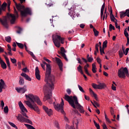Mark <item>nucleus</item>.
<instances>
[{"instance_id":"nucleus-46","label":"nucleus","mask_w":129,"mask_h":129,"mask_svg":"<svg viewBox=\"0 0 129 129\" xmlns=\"http://www.w3.org/2000/svg\"><path fill=\"white\" fill-rule=\"evenodd\" d=\"M127 28H126L124 30V35L125 36V37H128V33H127V31H126Z\"/></svg>"},{"instance_id":"nucleus-59","label":"nucleus","mask_w":129,"mask_h":129,"mask_svg":"<svg viewBox=\"0 0 129 129\" xmlns=\"http://www.w3.org/2000/svg\"><path fill=\"white\" fill-rule=\"evenodd\" d=\"M44 60H45V61H46V62H47V63H48L49 64H50V63H51V61L48 59H47L46 57H43Z\"/></svg>"},{"instance_id":"nucleus-11","label":"nucleus","mask_w":129,"mask_h":129,"mask_svg":"<svg viewBox=\"0 0 129 129\" xmlns=\"http://www.w3.org/2000/svg\"><path fill=\"white\" fill-rule=\"evenodd\" d=\"M63 98L68 101L69 104L73 107L74 108H76V106H75V104L74 103V100H73V97L72 96H69L67 94H66L64 95V97Z\"/></svg>"},{"instance_id":"nucleus-6","label":"nucleus","mask_w":129,"mask_h":129,"mask_svg":"<svg viewBox=\"0 0 129 129\" xmlns=\"http://www.w3.org/2000/svg\"><path fill=\"white\" fill-rule=\"evenodd\" d=\"M125 75L128 77V70L126 68H121L118 71V76L120 78H125Z\"/></svg>"},{"instance_id":"nucleus-15","label":"nucleus","mask_w":129,"mask_h":129,"mask_svg":"<svg viewBox=\"0 0 129 129\" xmlns=\"http://www.w3.org/2000/svg\"><path fill=\"white\" fill-rule=\"evenodd\" d=\"M44 93V97L43 98V101H46V100H50L49 101V103H50V104L53 103V101H52V91L50 92V94H51V96L50 97V98L49 99H48V98L47 97H46V95H47V94H49V93H50V92L48 93Z\"/></svg>"},{"instance_id":"nucleus-52","label":"nucleus","mask_w":129,"mask_h":129,"mask_svg":"<svg viewBox=\"0 0 129 129\" xmlns=\"http://www.w3.org/2000/svg\"><path fill=\"white\" fill-rule=\"evenodd\" d=\"M85 70V72L86 74H87V75H88V76H90V77H91V74H89V72H88V70L86 69H84Z\"/></svg>"},{"instance_id":"nucleus-64","label":"nucleus","mask_w":129,"mask_h":129,"mask_svg":"<svg viewBox=\"0 0 129 129\" xmlns=\"http://www.w3.org/2000/svg\"><path fill=\"white\" fill-rule=\"evenodd\" d=\"M97 63H98L99 64H101V59L100 58L98 57V58H97Z\"/></svg>"},{"instance_id":"nucleus-53","label":"nucleus","mask_w":129,"mask_h":129,"mask_svg":"<svg viewBox=\"0 0 129 129\" xmlns=\"http://www.w3.org/2000/svg\"><path fill=\"white\" fill-rule=\"evenodd\" d=\"M10 60L13 64H15V63H17V59H16L15 58H10Z\"/></svg>"},{"instance_id":"nucleus-37","label":"nucleus","mask_w":129,"mask_h":129,"mask_svg":"<svg viewBox=\"0 0 129 129\" xmlns=\"http://www.w3.org/2000/svg\"><path fill=\"white\" fill-rule=\"evenodd\" d=\"M92 86L94 88V89H98V85H97L96 84H92Z\"/></svg>"},{"instance_id":"nucleus-7","label":"nucleus","mask_w":129,"mask_h":129,"mask_svg":"<svg viewBox=\"0 0 129 129\" xmlns=\"http://www.w3.org/2000/svg\"><path fill=\"white\" fill-rule=\"evenodd\" d=\"M25 103L26 105H28L29 108H31V109H32L33 110H34V111H36L37 113H38L39 114L40 113V109H39V107L35 103H31L30 101H25Z\"/></svg>"},{"instance_id":"nucleus-12","label":"nucleus","mask_w":129,"mask_h":129,"mask_svg":"<svg viewBox=\"0 0 129 129\" xmlns=\"http://www.w3.org/2000/svg\"><path fill=\"white\" fill-rule=\"evenodd\" d=\"M18 104L21 110V114H22L23 116H25L27 118H29V116H28V115H27V113H26V112H28V110H27V108L25 107V106H24V104H23V103H22V101H19Z\"/></svg>"},{"instance_id":"nucleus-14","label":"nucleus","mask_w":129,"mask_h":129,"mask_svg":"<svg viewBox=\"0 0 129 129\" xmlns=\"http://www.w3.org/2000/svg\"><path fill=\"white\" fill-rule=\"evenodd\" d=\"M60 51H61L60 54L62 57L64 58L66 61L68 62V58H67V57L66 56V54H65V53H66V50H65V48L63 47H61Z\"/></svg>"},{"instance_id":"nucleus-40","label":"nucleus","mask_w":129,"mask_h":129,"mask_svg":"<svg viewBox=\"0 0 129 129\" xmlns=\"http://www.w3.org/2000/svg\"><path fill=\"white\" fill-rule=\"evenodd\" d=\"M98 47H99V44L98 43L96 44L95 45V51L98 53L99 52V50L98 49Z\"/></svg>"},{"instance_id":"nucleus-31","label":"nucleus","mask_w":129,"mask_h":129,"mask_svg":"<svg viewBox=\"0 0 129 129\" xmlns=\"http://www.w3.org/2000/svg\"><path fill=\"white\" fill-rule=\"evenodd\" d=\"M27 91V86H24L23 88H21V92L22 93H25Z\"/></svg>"},{"instance_id":"nucleus-32","label":"nucleus","mask_w":129,"mask_h":129,"mask_svg":"<svg viewBox=\"0 0 129 129\" xmlns=\"http://www.w3.org/2000/svg\"><path fill=\"white\" fill-rule=\"evenodd\" d=\"M16 44L19 48H20V49H23L24 48V44H23L22 43L16 42Z\"/></svg>"},{"instance_id":"nucleus-38","label":"nucleus","mask_w":129,"mask_h":129,"mask_svg":"<svg viewBox=\"0 0 129 129\" xmlns=\"http://www.w3.org/2000/svg\"><path fill=\"white\" fill-rule=\"evenodd\" d=\"M104 48H102L101 46H100V52L101 53V55H102V54H105L104 53Z\"/></svg>"},{"instance_id":"nucleus-57","label":"nucleus","mask_w":129,"mask_h":129,"mask_svg":"<svg viewBox=\"0 0 129 129\" xmlns=\"http://www.w3.org/2000/svg\"><path fill=\"white\" fill-rule=\"evenodd\" d=\"M1 105L2 106L3 109L4 108V106H5V102H4L3 100L1 101Z\"/></svg>"},{"instance_id":"nucleus-13","label":"nucleus","mask_w":129,"mask_h":129,"mask_svg":"<svg viewBox=\"0 0 129 129\" xmlns=\"http://www.w3.org/2000/svg\"><path fill=\"white\" fill-rule=\"evenodd\" d=\"M43 108L45 112L48 114V116H51L53 113V111L51 109H49L47 106H43Z\"/></svg>"},{"instance_id":"nucleus-3","label":"nucleus","mask_w":129,"mask_h":129,"mask_svg":"<svg viewBox=\"0 0 129 129\" xmlns=\"http://www.w3.org/2000/svg\"><path fill=\"white\" fill-rule=\"evenodd\" d=\"M15 3L16 9L20 12L21 17H27L28 15H32V10L29 8L25 9V6L21 4Z\"/></svg>"},{"instance_id":"nucleus-48","label":"nucleus","mask_w":129,"mask_h":129,"mask_svg":"<svg viewBox=\"0 0 129 129\" xmlns=\"http://www.w3.org/2000/svg\"><path fill=\"white\" fill-rule=\"evenodd\" d=\"M128 50H129L128 48H126L125 50L123 51V54H124L125 55H127V54L128 53Z\"/></svg>"},{"instance_id":"nucleus-24","label":"nucleus","mask_w":129,"mask_h":129,"mask_svg":"<svg viewBox=\"0 0 129 129\" xmlns=\"http://www.w3.org/2000/svg\"><path fill=\"white\" fill-rule=\"evenodd\" d=\"M19 84L20 85H24L25 84L24 78H22V77H20Z\"/></svg>"},{"instance_id":"nucleus-44","label":"nucleus","mask_w":129,"mask_h":129,"mask_svg":"<svg viewBox=\"0 0 129 129\" xmlns=\"http://www.w3.org/2000/svg\"><path fill=\"white\" fill-rule=\"evenodd\" d=\"M54 124H55V126H56L57 128L60 129V126H59V123L58 122V121H55L54 122Z\"/></svg>"},{"instance_id":"nucleus-26","label":"nucleus","mask_w":129,"mask_h":129,"mask_svg":"<svg viewBox=\"0 0 129 129\" xmlns=\"http://www.w3.org/2000/svg\"><path fill=\"white\" fill-rule=\"evenodd\" d=\"M28 53L29 54H30V55H31V56H32V58L36 60V59H37V58L36 57V56H35V55L34 54V53H33V52L28 50L27 51Z\"/></svg>"},{"instance_id":"nucleus-16","label":"nucleus","mask_w":129,"mask_h":129,"mask_svg":"<svg viewBox=\"0 0 129 129\" xmlns=\"http://www.w3.org/2000/svg\"><path fill=\"white\" fill-rule=\"evenodd\" d=\"M56 62L57 63V65L59 67V70L60 71H63V63H62V61H61V59L59 58H56Z\"/></svg>"},{"instance_id":"nucleus-39","label":"nucleus","mask_w":129,"mask_h":129,"mask_svg":"<svg viewBox=\"0 0 129 129\" xmlns=\"http://www.w3.org/2000/svg\"><path fill=\"white\" fill-rule=\"evenodd\" d=\"M107 47V40H105L103 43V48H106Z\"/></svg>"},{"instance_id":"nucleus-18","label":"nucleus","mask_w":129,"mask_h":129,"mask_svg":"<svg viewBox=\"0 0 129 129\" xmlns=\"http://www.w3.org/2000/svg\"><path fill=\"white\" fill-rule=\"evenodd\" d=\"M21 75L22 76V77H24L26 80H28V81H31L32 79H31L30 77H29L28 75H27L25 73H22Z\"/></svg>"},{"instance_id":"nucleus-61","label":"nucleus","mask_w":129,"mask_h":129,"mask_svg":"<svg viewBox=\"0 0 129 129\" xmlns=\"http://www.w3.org/2000/svg\"><path fill=\"white\" fill-rule=\"evenodd\" d=\"M94 104L96 106H97L98 107H99V104H98V103H97V102H96L95 101H94Z\"/></svg>"},{"instance_id":"nucleus-2","label":"nucleus","mask_w":129,"mask_h":129,"mask_svg":"<svg viewBox=\"0 0 129 129\" xmlns=\"http://www.w3.org/2000/svg\"><path fill=\"white\" fill-rule=\"evenodd\" d=\"M19 18V13H18V11L16 10V8H14V14H7V17L4 19L3 20L0 18V22L5 28L8 29L9 28V24H8V20L10 21L11 24H15L16 22V20Z\"/></svg>"},{"instance_id":"nucleus-27","label":"nucleus","mask_w":129,"mask_h":129,"mask_svg":"<svg viewBox=\"0 0 129 129\" xmlns=\"http://www.w3.org/2000/svg\"><path fill=\"white\" fill-rule=\"evenodd\" d=\"M7 8V3L4 2L2 5L1 6V9L2 11H5V9H6Z\"/></svg>"},{"instance_id":"nucleus-60","label":"nucleus","mask_w":129,"mask_h":129,"mask_svg":"<svg viewBox=\"0 0 129 129\" xmlns=\"http://www.w3.org/2000/svg\"><path fill=\"white\" fill-rule=\"evenodd\" d=\"M117 22H115V26L116 28V29H118V30H120V26H117Z\"/></svg>"},{"instance_id":"nucleus-20","label":"nucleus","mask_w":129,"mask_h":129,"mask_svg":"<svg viewBox=\"0 0 129 129\" xmlns=\"http://www.w3.org/2000/svg\"><path fill=\"white\" fill-rule=\"evenodd\" d=\"M0 64L3 69H7V64L6 62H5V61H4V60H1V61H0Z\"/></svg>"},{"instance_id":"nucleus-51","label":"nucleus","mask_w":129,"mask_h":129,"mask_svg":"<svg viewBox=\"0 0 129 129\" xmlns=\"http://www.w3.org/2000/svg\"><path fill=\"white\" fill-rule=\"evenodd\" d=\"M85 70V72L86 74H87V75H88V76H90V77H91V74H89V72H88V70L86 69H84Z\"/></svg>"},{"instance_id":"nucleus-54","label":"nucleus","mask_w":129,"mask_h":129,"mask_svg":"<svg viewBox=\"0 0 129 129\" xmlns=\"http://www.w3.org/2000/svg\"><path fill=\"white\" fill-rule=\"evenodd\" d=\"M7 3H8V10L10 11V7L11 6V1L10 0H7Z\"/></svg>"},{"instance_id":"nucleus-29","label":"nucleus","mask_w":129,"mask_h":129,"mask_svg":"<svg viewBox=\"0 0 129 129\" xmlns=\"http://www.w3.org/2000/svg\"><path fill=\"white\" fill-rule=\"evenodd\" d=\"M5 40L6 42H8V43H11V41H12V38L11 36H7L5 37Z\"/></svg>"},{"instance_id":"nucleus-35","label":"nucleus","mask_w":129,"mask_h":129,"mask_svg":"<svg viewBox=\"0 0 129 129\" xmlns=\"http://www.w3.org/2000/svg\"><path fill=\"white\" fill-rule=\"evenodd\" d=\"M4 111L5 113H8L9 112V107H8V106L4 107Z\"/></svg>"},{"instance_id":"nucleus-41","label":"nucleus","mask_w":129,"mask_h":129,"mask_svg":"<svg viewBox=\"0 0 129 129\" xmlns=\"http://www.w3.org/2000/svg\"><path fill=\"white\" fill-rule=\"evenodd\" d=\"M122 50H120L119 51V55L120 58H122V56H123V52H122Z\"/></svg>"},{"instance_id":"nucleus-55","label":"nucleus","mask_w":129,"mask_h":129,"mask_svg":"<svg viewBox=\"0 0 129 129\" xmlns=\"http://www.w3.org/2000/svg\"><path fill=\"white\" fill-rule=\"evenodd\" d=\"M6 63L7 64L8 67H9V69H11V64L10 63V59L8 60H6Z\"/></svg>"},{"instance_id":"nucleus-10","label":"nucleus","mask_w":129,"mask_h":129,"mask_svg":"<svg viewBox=\"0 0 129 129\" xmlns=\"http://www.w3.org/2000/svg\"><path fill=\"white\" fill-rule=\"evenodd\" d=\"M25 116L22 115L21 114H19L17 116H16L18 120L20 122H27V123H30V124H33V122L29 119L25 118Z\"/></svg>"},{"instance_id":"nucleus-5","label":"nucleus","mask_w":129,"mask_h":129,"mask_svg":"<svg viewBox=\"0 0 129 129\" xmlns=\"http://www.w3.org/2000/svg\"><path fill=\"white\" fill-rule=\"evenodd\" d=\"M52 40L55 46L57 48L60 47V42L61 43V44H64V38H62L59 35H53Z\"/></svg>"},{"instance_id":"nucleus-21","label":"nucleus","mask_w":129,"mask_h":129,"mask_svg":"<svg viewBox=\"0 0 129 129\" xmlns=\"http://www.w3.org/2000/svg\"><path fill=\"white\" fill-rule=\"evenodd\" d=\"M98 89H103L104 87H105V84L104 83H99V85H98Z\"/></svg>"},{"instance_id":"nucleus-4","label":"nucleus","mask_w":129,"mask_h":129,"mask_svg":"<svg viewBox=\"0 0 129 129\" xmlns=\"http://www.w3.org/2000/svg\"><path fill=\"white\" fill-rule=\"evenodd\" d=\"M25 97L27 100H30L31 102H32V103L37 102L38 105H42V102H41V100H40L39 97L34 96L32 94H29L28 95L26 94Z\"/></svg>"},{"instance_id":"nucleus-62","label":"nucleus","mask_w":129,"mask_h":129,"mask_svg":"<svg viewBox=\"0 0 129 129\" xmlns=\"http://www.w3.org/2000/svg\"><path fill=\"white\" fill-rule=\"evenodd\" d=\"M94 104L96 106H97L98 107H99V104H98V103H97V102H96L95 101H94Z\"/></svg>"},{"instance_id":"nucleus-30","label":"nucleus","mask_w":129,"mask_h":129,"mask_svg":"<svg viewBox=\"0 0 129 129\" xmlns=\"http://www.w3.org/2000/svg\"><path fill=\"white\" fill-rule=\"evenodd\" d=\"M78 87L80 91H81L83 93H85V91H84V90H83V88H82V87H81V86H80V85H78Z\"/></svg>"},{"instance_id":"nucleus-28","label":"nucleus","mask_w":129,"mask_h":129,"mask_svg":"<svg viewBox=\"0 0 129 129\" xmlns=\"http://www.w3.org/2000/svg\"><path fill=\"white\" fill-rule=\"evenodd\" d=\"M104 115H105V118L106 121H107V122H108V123H111V121H110V120H109L108 117H107V115H106V113H105V111L104 112Z\"/></svg>"},{"instance_id":"nucleus-56","label":"nucleus","mask_w":129,"mask_h":129,"mask_svg":"<svg viewBox=\"0 0 129 129\" xmlns=\"http://www.w3.org/2000/svg\"><path fill=\"white\" fill-rule=\"evenodd\" d=\"M87 61L88 62H90V63H91V62L93 61V58L91 57H90L88 58H87Z\"/></svg>"},{"instance_id":"nucleus-43","label":"nucleus","mask_w":129,"mask_h":129,"mask_svg":"<svg viewBox=\"0 0 129 129\" xmlns=\"http://www.w3.org/2000/svg\"><path fill=\"white\" fill-rule=\"evenodd\" d=\"M110 112L111 115H113V114H114V110H113V108L112 107L110 108Z\"/></svg>"},{"instance_id":"nucleus-47","label":"nucleus","mask_w":129,"mask_h":129,"mask_svg":"<svg viewBox=\"0 0 129 129\" xmlns=\"http://www.w3.org/2000/svg\"><path fill=\"white\" fill-rule=\"evenodd\" d=\"M94 97L95 98V99L96 100V101H98V98H97V95L95 94L94 92L92 93Z\"/></svg>"},{"instance_id":"nucleus-1","label":"nucleus","mask_w":129,"mask_h":129,"mask_svg":"<svg viewBox=\"0 0 129 129\" xmlns=\"http://www.w3.org/2000/svg\"><path fill=\"white\" fill-rule=\"evenodd\" d=\"M44 81L46 82V84L44 85L43 90L44 93H48L45 95V97H47V99L51 97V92L54 90L55 82L56 80L55 79V76L53 75H51V72L50 74H48L47 72H46L45 74V78ZM50 92V93H49Z\"/></svg>"},{"instance_id":"nucleus-50","label":"nucleus","mask_w":129,"mask_h":129,"mask_svg":"<svg viewBox=\"0 0 129 129\" xmlns=\"http://www.w3.org/2000/svg\"><path fill=\"white\" fill-rule=\"evenodd\" d=\"M22 30V29L21 28V27H18V30L17 31V34H21Z\"/></svg>"},{"instance_id":"nucleus-9","label":"nucleus","mask_w":129,"mask_h":129,"mask_svg":"<svg viewBox=\"0 0 129 129\" xmlns=\"http://www.w3.org/2000/svg\"><path fill=\"white\" fill-rule=\"evenodd\" d=\"M54 107L57 111H60L62 114L65 113L64 111V100L61 98V102L60 104H57L56 105H54Z\"/></svg>"},{"instance_id":"nucleus-8","label":"nucleus","mask_w":129,"mask_h":129,"mask_svg":"<svg viewBox=\"0 0 129 129\" xmlns=\"http://www.w3.org/2000/svg\"><path fill=\"white\" fill-rule=\"evenodd\" d=\"M73 99L74 103L75 104H76V108L79 109L81 113H84V108H83V106H81V105H80V104H79V103L78 102V99H77V97L74 96Z\"/></svg>"},{"instance_id":"nucleus-63","label":"nucleus","mask_w":129,"mask_h":129,"mask_svg":"<svg viewBox=\"0 0 129 129\" xmlns=\"http://www.w3.org/2000/svg\"><path fill=\"white\" fill-rule=\"evenodd\" d=\"M92 71L93 73H96V72H97L96 68H92Z\"/></svg>"},{"instance_id":"nucleus-22","label":"nucleus","mask_w":129,"mask_h":129,"mask_svg":"<svg viewBox=\"0 0 129 129\" xmlns=\"http://www.w3.org/2000/svg\"><path fill=\"white\" fill-rule=\"evenodd\" d=\"M0 88H4L5 89V85L6 84H5V81L3 80V79H1L0 80Z\"/></svg>"},{"instance_id":"nucleus-34","label":"nucleus","mask_w":129,"mask_h":129,"mask_svg":"<svg viewBox=\"0 0 129 129\" xmlns=\"http://www.w3.org/2000/svg\"><path fill=\"white\" fill-rule=\"evenodd\" d=\"M9 124H10V125H11V126H13V127H15V128L18 129V127L17 126V125H16V124H15V123L12 122H9Z\"/></svg>"},{"instance_id":"nucleus-49","label":"nucleus","mask_w":129,"mask_h":129,"mask_svg":"<svg viewBox=\"0 0 129 129\" xmlns=\"http://www.w3.org/2000/svg\"><path fill=\"white\" fill-rule=\"evenodd\" d=\"M35 74H40V70H39V68L38 67L35 69Z\"/></svg>"},{"instance_id":"nucleus-42","label":"nucleus","mask_w":129,"mask_h":129,"mask_svg":"<svg viewBox=\"0 0 129 129\" xmlns=\"http://www.w3.org/2000/svg\"><path fill=\"white\" fill-rule=\"evenodd\" d=\"M110 18L111 22H114V21L115 20V17H114V15H110Z\"/></svg>"},{"instance_id":"nucleus-36","label":"nucleus","mask_w":129,"mask_h":129,"mask_svg":"<svg viewBox=\"0 0 129 129\" xmlns=\"http://www.w3.org/2000/svg\"><path fill=\"white\" fill-rule=\"evenodd\" d=\"M112 30H115V28H114V26L112 25V24H110L109 25V31L111 32Z\"/></svg>"},{"instance_id":"nucleus-17","label":"nucleus","mask_w":129,"mask_h":129,"mask_svg":"<svg viewBox=\"0 0 129 129\" xmlns=\"http://www.w3.org/2000/svg\"><path fill=\"white\" fill-rule=\"evenodd\" d=\"M43 65H46V71L48 74H50L51 73V66L49 64L47 63L46 61H43Z\"/></svg>"},{"instance_id":"nucleus-33","label":"nucleus","mask_w":129,"mask_h":129,"mask_svg":"<svg viewBox=\"0 0 129 129\" xmlns=\"http://www.w3.org/2000/svg\"><path fill=\"white\" fill-rule=\"evenodd\" d=\"M93 32L94 33V35L95 37H97L98 36V34H99V32L97 31L95 28H93Z\"/></svg>"},{"instance_id":"nucleus-25","label":"nucleus","mask_w":129,"mask_h":129,"mask_svg":"<svg viewBox=\"0 0 129 129\" xmlns=\"http://www.w3.org/2000/svg\"><path fill=\"white\" fill-rule=\"evenodd\" d=\"M126 13H125V12H124L123 11L119 12L120 19H121L122 18H124V17H125V16H126Z\"/></svg>"},{"instance_id":"nucleus-45","label":"nucleus","mask_w":129,"mask_h":129,"mask_svg":"<svg viewBox=\"0 0 129 129\" xmlns=\"http://www.w3.org/2000/svg\"><path fill=\"white\" fill-rule=\"evenodd\" d=\"M36 78L38 80H41V76H40V74H35Z\"/></svg>"},{"instance_id":"nucleus-23","label":"nucleus","mask_w":129,"mask_h":129,"mask_svg":"<svg viewBox=\"0 0 129 129\" xmlns=\"http://www.w3.org/2000/svg\"><path fill=\"white\" fill-rule=\"evenodd\" d=\"M77 70L78 72H80L81 74H83V71H82V67L79 64L77 67Z\"/></svg>"},{"instance_id":"nucleus-58","label":"nucleus","mask_w":129,"mask_h":129,"mask_svg":"<svg viewBox=\"0 0 129 129\" xmlns=\"http://www.w3.org/2000/svg\"><path fill=\"white\" fill-rule=\"evenodd\" d=\"M111 88H112V90H114V91H116V86H114V84H112V85Z\"/></svg>"},{"instance_id":"nucleus-19","label":"nucleus","mask_w":129,"mask_h":129,"mask_svg":"<svg viewBox=\"0 0 129 129\" xmlns=\"http://www.w3.org/2000/svg\"><path fill=\"white\" fill-rule=\"evenodd\" d=\"M105 8V3H104L103 5L102 6L101 9V18L102 19V17H103V12H104V8Z\"/></svg>"}]
</instances>
